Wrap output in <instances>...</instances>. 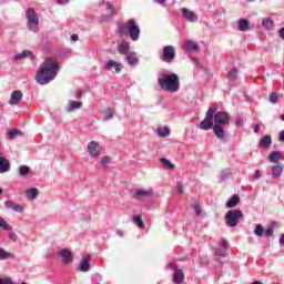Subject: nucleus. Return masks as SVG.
<instances>
[{"label": "nucleus", "instance_id": "nucleus-1", "mask_svg": "<svg viewBox=\"0 0 284 284\" xmlns=\"http://www.w3.org/2000/svg\"><path fill=\"white\" fill-rule=\"evenodd\" d=\"M59 74V62L57 58H47L41 64L36 74V81L39 85H48L57 79Z\"/></svg>", "mask_w": 284, "mask_h": 284}, {"label": "nucleus", "instance_id": "nucleus-2", "mask_svg": "<svg viewBox=\"0 0 284 284\" xmlns=\"http://www.w3.org/2000/svg\"><path fill=\"white\" fill-rule=\"evenodd\" d=\"M158 84L164 92H179L181 88V82L176 73H162L161 77L158 78Z\"/></svg>", "mask_w": 284, "mask_h": 284}, {"label": "nucleus", "instance_id": "nucleus-3", "mask_svg": "<svg viewBox=\"0 0 284 284\" xmlns=\"http://www.w3.org/2000/svg\"><path fill=\"white\" fill-rule=\"evenodd\" d=\"M216 110H219L217 104H212L209 108L205 119L199 124L200 130H210L211 128H214V114L216 113Z\"/></svg>", "mask_w": 284, "mask_h": 284}, {"label": "nucleus", "instance_id": "nucleus-4", "mask_svg": "<svg viewBox=\"0 0 284 284\" xmlns=\"http://www.w3.org/2000/svg\"><path fill=\"white\" fill-rule=\"evenodd\" d=\"M26 17L29 30H31V32H39V17H37L34 9H27Z\"/></svg>", "mask_w": 284, "mask_h": 284}, {"label": "nucleus", "instance_id": "nucleus-5", "mask_svg": "<svg viewBox=\"0 0 284 284\" xmlns=\"http://www.w3.org/2000/svg\"><path fill=\"white\" fill-rule=\"evenodd\" d=\"M120 32H128L132 39V41H136L139 39V34L141 31L139 30V26L134 20H129L126 24L120 27Z\"/></svg>", "mask_w": 284, "mask_h": 284}, {"label": "nucleus", "instance_id": "nucleus-6", "mask_svg": "<svg viewBox=\"0 0 284 284\" xmlns=\"http://www.w3.org/2000/svg\"><path fill=\"white\" fill-rule=\"evenodd\" d=\"M224 219L227 227H236L239 219H243V212L241 210H231L225 214Z\"/></svg>", "mask_w": 284, "mask_h": 284}, {"label": "nucleus", "instance_id": "nucleus-7", "mask_svg": "<svg viewBox=\"0 0 284 284\" xmlns=\"http://www.w3.org/2000/svg\"><path fill=\"white\" fill-rule=\"evenodd\" d=\"M176 59V49L173 45H165L162 50L161 61L172 63Z\"/></svg>", "mask_w": 284, "mask_h": 284}, {"label": "nucleus", "instance_id": "nucleus-8", "mask_svg": "<svg viewBox=\"0 0 284 284\" xmlns=\"http://www.w3.org/2000/svg\"><path fill=\"white\" fill-rule=\"evenodd\" d=\"M215 125H226L230 123V114L227 112H216L213 115Z\"/></svg>", "mask_w": 284, "mask_h": 284}, {"label": "nucleus", "instance_id": "nucleus-9", "mask_svg": "<svg viewBox=\"0 0 284 284\" xmlns=\"http://www.w3.org/2000/svg\"><path fill=\"white\" fill-rule=\"evenodd\" d=\"M87 150L92 159H97V156L101 154V145H99L97 141H91L88 144Z\"/></svg>", "mask_w": 284, "mask_h": 284}, {"label": "nucleus", "instance_id": "nucleus-10", "mask_svg": "<svg viewBox=\"0 0 284 284\" xmlns=\"http://www.w3.org/2000/svg\"><path fill=\"white\" fill-rule=\"evenodd\" d=\"M230 247V244L225 239L220 240V247L215 250V256H221L222 258H225L227 256V250Z\"/></svg>", "mask_w": 284, "mask_h": 284}, {"label": "nucleus", "instance_id": "nucleus-11", "mask_svg": "<svg viewBox=\"0 0 284 284\" xmlns=\"http://www.w3.org/2000/svg\"><path fill=\"white\" fill-rule=\"evenodd\" d=\"M171 267L175 270L173 273V283L183 284L185 281V274L183 273V270L176 267V265H171Z\"/></svg>", "mask_w": 284, "mask_h": 284}, {"label": "nucleus", "instance_id": "nucleus-12", "mask_svg": "<svg viewBox=\"0 0 284 284\" xmlns=\"http://www.w3.org/2000/svg\"><path fill=\"white\" fill-rule=\"evenodd\" d=\"M22 99H23V92H21L20 90H16L10 95L9 105H19Z\"/></svg>", "mask_w": 284, "mask_h": 284}, {"label": "nucleus", "instance_id": "nucleus-13", "mask_svg": "<svg viewBox=\"0 0 284 284\" xmlns=\"http://www.w3.org/2000/svg\"><path fill=\"white\" fill-rule=\"evenodd\" d=\"M182 16L184 17V19H186V21H191L193 23H196V21H199V17L196 16V13H194V11L190 9L183 8Z\"/></svg>", "mask_w": 284, "mask_h": 284}, {"label": "nucleus", "instance_id": "nucleus-14", "mask_svg": "<svg viewBox=\"0 0 284 284\" xmlns=\"http://www.w3.org/2000/svg\"><path fill=\"white\" fill-rule=\"evenodd\" d=\"M10 172V161L0 153V174Z\"/></svg>", "mask_w": 284, "mask_h": 284}, {"label": "nucleus", "instance_id": "nucleus-15", "mask_svg": "<svg viewBox=\"0 0 284 284\" xmlns=\"http://www.w3.org/2000/svg\"><path fill=\"white\" fill-rule=\"evenodd\" d=\"M112 68H114L115 70V74H120L121 73V69L123 68L121 65V63L114 61V60H110L109 62L105 63V69L110 71H112Z\"/></svg>", "mask_w": 284, "mask_h": 284}, {"label": "nucleus", "instance_id": "nucleus-16", "mask_svg": "<svg viewBox=\"0 0 284 284\" xmlns=\"http://www.w3.org/2000/svg\"><path fill=\"white\" fill-rule=\"evenodd\" d=\"M90 255L84 256L79 264L80 272H90Z\"/></svg>", "mask_w": 284, "mask_h": 284}, {"label": "nucleus", "instance_id": "nucleus-17", "mask_svg": "<svg viewBox=\"0 0 284 284\" xmlns=\"http://www.w3.org/2000/svg\"><path fill=\"white\" fill-rule=\"evenodd\" d=\"M239 203H241V197L236 194H234L225 204V207H227V210H232L234 207H236V205H239Z\"/></svg>", "mask_w": 284, "mask_h": 284}, {"label": "nucleus", "instance_id": "nucleus-18", "mask_svg": "<svg viewBox=\"0 0 284 284\" xmlns=\"http://www.w3.org/2000/svg\"><path fill=\"white\" fill-rule=\"evenodd\" d=\"M6 207L13 210V212H23V206L10 200L4 202Z\"/></svg>", "mask_w": 284, "mask_h": 284}, {"label": "nucleus", "instance_id": "nucleus-19", "mask_svg": "<svg viewBox=\"0 0 284 284\" xmlns=\"http://www.w3.org/2000/svg\"><path fill=\"white\" fill-rule=\"evenodd\" d=\"M183 48L186 50V52H192L194 50H199V43L192 41V40H185L183 42Z\"/></svg>", "mask_w": 284, "mask_h": 284}, {"label": "nucleus", "instance_id": "nucleus-20", "mask_svg": "<svg viewBox=\"0 0 284 284\" xmlns=\"http://www.w3.org/2000/svg\"><path fill=\"white\" fill-rule=\"evenodd\" d=\"M60 256L62 257V263L65 265L72 261V253L65 248L60 251Z\"/></svg>", "mask_w": 284, "mask_h": 284}, {"label": "nucleus", "instance_id": "nucleus-21", "mask_svg": "<svg viewBox=\"0 0 284 284\" xmlns=\"http://www.w3.org/2000/svg\"><path fill=\"white\" fill-rule=\"evenodd\" d=\"M213 132L217 139H225V129L221 124L213 125Z\"/></svg>", "mask_w": 284, "mask_h": 284}, {"label": "nucleus", "instance_id": "nucleus-22", "mask_svg": "<svg viewBox=\"0 0 284 284\" xmlns=\"http://www.w3.org/2000/svg\"><path fill=\"white\" fill-rule=\"evenodd\" d=\"M281 174H283V165L276 164L272 168V176L274 179H281Z\"/></svg>", "mask_w": 284, "mask_h": 284}, {"label": "nucleus", "instance_id": "nucleus-23", "mask_svg": "<svg viewBox=\"0 0 284 284\" xmlns=\"http://www.w3.org/2000/svg\"><path fill=\"white\" fill-rule=\"evenodd\" d=\"M83 108V102L71 101L69 102L68 112H74V110H81Z\"/></svg>", "mask_w": 284, "mask_h": 284}, {"label": "nucleus", "instance_id": "nucleus-24", "mask_svg": "<svg viewBox=\"0 0 284 284\" xmlns=\"http://www.w3.org/2000/svg\"><path fill=\"white\" fill-rule=\"evenodd\" d=\"M239 30L240 32H247V30H250V22L247 21V19H240Z\"/></svg>", "mask_w": 284, "mask_h": 284}, {"label": "nucleus", "instance_id": "nucleus-25", "mask_svg": "<svg viewBox=\"0 0 284 284\" xmlns=\"http://www.w3.org/2000/svg\"><path fill=\"white\" fill-rule=\"evenodd\" d=\"M283 159V153L280 151H274L270 154V162L271 163H277V161H281Z\"/></svg>", "mask_w": 284, "mask_h": 284}, {"label": "nucleus", "instance_id": "nucleus-26", "mask_svg": "<svg viewBox=\"0 0 284 284\" xmlns=\"http://www.w3.org/2000/svg\"><path fill=\"white\" fill-rule=\"evenodd\" d=\"M126 61L130 63V65H136L139 63V57H136V53L132 52L126 55Z\"/></svg>", "mask_w": 284, "mask_h": 284}, {"label": "nucleus", "instance_id": "nucleus-27", "mask_svg": "<svg viewBox=\"0 0 284 284\" xmlns=\"http://www.w3.org/2000/svg\"><path fill=\"white\" fill-rule=\"evenodd\" d=\"M103 121H110V119H114V109H105L102 112Z\"/></svg>", "mask_w": 284, "mask_h": 284}, {"label": "nucleus", "instance_id": "nucleus-28", "mask_svg": "<svg viewBox=\"0 0 284 284\" xmlns=\"http://www.w3.org/2000/svg\"><path fill=\"white\" fill-rule=\"evenodd\" d=\"M26 194L30 201H34V199H37V196H39V190L38 189H29V190H27Z\"/></svg>", "mask_w": 284, "mask_h": 284}, {"label": "nucleus", "instance_id": "nucleus-29", "mask_svg": "<svg viewBox=\"0 0 284 284\" xmlns=\"http://www.w3.org/2000/svg\"><path fill=\"white\" fill-rule=\"evenodd\" d=\"M270 145H272V136L266 135L261 139L260 148H270Z\"/></svg>", "mask_w": 284, "mask_h": 284}, {"label": "nucleus", "instance_id": "nucleus-30", "mask_svg": "<svg viewBox=\"0 0 284 284\" xmlns=\"http://www.w3.org/2000/svg\"><path fill=\"white\" fill-rule=\"evenodd\" d=\"M27 57H32V52L30 50L22 51L21 53L14 55L16 61H21L27 59Z\"/></svg>", "mask_w": 284, "mask_h": 284}, {"label": "nucleus", "instance_id": "nucleus-31", "mask_svg": "<svg viewBox=\"0 0 284 284\" xmlns=\"http://www.w3.org/2000/svg\"><path fill=\"white\" fill-rule=\"evenodd\" d=\"M128 50H130V43L124 42L118 47V52L120 54H128Z\"/></svg>", "mask_w": 284, "mask_h": 284}, {"label": "nucleus", "instance_id": "nucleus-32", "mask_svg": "<svg viewBox=\"0 0 284 284\" xmlns=\"http://www.w3.org/2000/svg\"><path fill=\"white\" fill-rule=\"evenodd\" d=\"M106 10L109 12V16L104 18V21H109L110 17H112L113 14H116V9H114V7H112L110 3L106 4Z\"/></svg>", "mask_w": 284, "mask_h": 284}, {"label": "nucleus", "instance_id": "nucleus-33", "mask_svg": "<svg viewBox=\"0 0 284 284\" xmlns=\"http://www.w3.org/2000/svg\"><path fill=\"white\" fill-rule=\"evenodd\" d=\"M12 256H14L12 253L0 247V261H6V258H10Z\"/></svg>", "mask_w": 284, "mask_h": 284}, {"label": "nucleus", "instance_id": "nucleus-34", "mask_svg": "<svg viewBox=\"0 0 284 284\" xmlns=\"http://www.w3.org/2000/svg\"><path fill=\"white\" fill-rule=\"evenodd\" d=\"M262 26L266 28V30H272V28H274V21H272L270 18H266L263 20Z\"/></svg>", "mask_w": 284, "mask_h": 284}, {"label": "nucleus", "instance_id": "nucleus-35", "mask_svg": "<svg viewBox=\"0 0 284 284\" xmlns=\"http://www.w3.org/2000/svg\"><path fill=\"white\" fill-rule=\"evenodd\" d=\"M159 136H170V128L162 126L158 129Z\"/></svg>", "mask_w": 284, "mask_h": 284}, {"label": "nucleus", "instance_id": "nucleus-36", "mask_svg": "<svg viewBox=\"0 0 284 284\" xmlns=\"http://www.w3.org/2000/svg\"><path fill=\"white\" fill-rule=\"evenodd\" d=\"M236 77H239V70L237 69H232L231 71H229V73H227L229 81H235Z\"/></svg>", "mask_w": 284, "mask_h": 284}, {"label": "nucleus", "instance_id": "nucleus-37", "mask_svg": "<svg viewBox=\"0 0 284 284\" xmlns=\"http://www.w3.org/2000/svg\"><path fill=\"white\" fill-rule=\"evenodd\" d=\"M20 176H28L30 174V166L21 165L19 168Z\"/></svg>", "mask_w": 284, "mask_h": 284}, {"label": "nucleus", "instance_id": "nucleus-38", "mask_svg": "<svg viewBox=\"0 0 284 284\" xmlns=\"http://www.w3.org/2000/svg\"><path fill=\"white\" fill-rule=\"evenodd\" d=\"M161 163L164 165V168H168L169 170H174V164L170 162V160L162 158L160 159Z\"/></svg>", "mask_w": 284, "mask_h": 284}, {"label": "nucleus", "instance_id": "nucleus-39", "mask_svg": "<svg viewBox=\"0 0 284 284\" xmlns=\"http://www.w3.org/2000/svg\"><path fill=\"white\" fill-rule=\"evenodd\" d=\"M256 236H263V234H265V229H263V225L257 224L255 226V231H254Z\"/></svg>", "mask_w": 284, "mask_h": 284}, {"label": "nucleus", "instance_id": "nucleus-40", "mask_svg": "<svg viewBox=\"0 0 284 284\" xmlns=\"http://www.w3.org/2000/svg\"><path fill=\"white\" fill-rule=\"evenodd\" d=\"M132 220L133 223H136L139 227H143V219L141 215H134Z\"/></svg>", "mask_w": 284, "mask_h": 284}, {"label": "nucleus", "instance_id": "nucleus-41", "mask_svg": "<svg viewBox=\"0 0 284 284\" xmlns=\"http://www.w3.org/2000/svg\"><path fill=\"white\" fill-rule=\"evenodd\" d=\"M0 227H2V230H7V231L11 230L10 224H8L6 222V220H3V217H1V216H0Z\"/></svg>", "mask_w": 284, "mask_h": 284}, {"label": "nucleus", "instance_id": "nucleus-42", "mask_svg": "<svg viewBox=\"0 0 284 284\" xmlns=\"http://www.w3.org/2000/svg\"><path fill=\"white\" fill-rule=\"evenodd\" d=\"M280 95L278 93L272 92L270 94V102L271 103H278Z\"/></svg>", "mask_w": 284, "mask_h": 284}, {"label": "nucleus", "instance_id": "nucleus-43", "mask_svg": "<svg viewBox=\"0 0 284 284\" xmlns=\"http://www.w3.org/2000/svg\"><path fill=\"white\" fill-rule=\"evenodd\" d=\"M8 134L9 136H17L18 134H21V131L19 129H12Z\"/></svg>", "mask_w": 284, "mask_h": 284}, {"label": "nucleus", "instance_id": "nucleus-44", "mask_svg": "<svg viewBox=\"0 0 284 284\" xmlns=\"http://www.w3.org/2000/svg\"><path fill=\"white\" fill-rule=\"evenodd\" d=\"M0 284H14V282H12V278L10 277H4L0 278Z\"/></svg>", "mask_w": 284, "mask_h": 284}, {"label": "nucleus", "instance_id": "nucleus-45", "mask_svg": "<svg viewBox=\"0 0 284 284\" xmlns=\"http://www.w3.org/2000/svg\"><path fill=\"white\" fill-rule=\"evenodd\" d=\"M143 196H154V191L152 189H149V190H144L143 191Z\"/></svg>", "mask_w": 284, "mask_h": 284}, {"label": "nucleus", "instance_id": "nucleus-46", "mask_svg": "<svg viewBox=\"0 0 284 284\" xmlns=\"http://www.w3.org/2000/svg\"><path fill=\"white\" fill-rule=\"evenodd\" d=\"M264 234L266 236H273L274 235V229L268 227V229L264 230Z\"/></svg>", "mask_w": 284, "mask_h": 284}, {"label": "nucleus", "instance_id": "nucleus-47", "mask_svg": "<svg viewBox=\"0 0 284 284\" xmlns=\"http://www.w3.org/2000/svg\"><path fill=\"white\" fill-rule=\"evenodd\" d=\"M108 163H110V156H103L101 161V164L103 165V168H105Z\"/></svg>", "mask_w": 284, "mask_h": 284}, {"label": "nucleus", "instance_id": "nucleus-48", "mask_svg": "<svg viewBox=\"0 0 284 284\" xmlns=\"http://www.w3.org/2000/svg\"><path fill=\"white\" fill-rule=\"evenodd\" d=\"M235 125H237V128H241V125H243V118L242 116L236 118Z\"/></svg>", "mask_w": 284, "mask_h": 284}, {"label": "nucleus", "instance_id": "nucleus-49", "mask_svg": "<svg viewBox=\"0 0 284 284\" xmlns=\"http://www.w3.org/2000/svg\"><path fill=\"white\" fill-rule=\"evenodd\" d=\"M183 192H184L183 183L179 182L178 183V194H183Z\"/></svg>", "mask_w": 284, "mask_h": 284}, {"label": "nucleus", "instance_id": "nucleus-50", "mask_svg": "<svg viewBox=\"0 0 284 284\" xmlns=\"http://www.w3.org/2000/svg\"><path fill=\"white\" fill-rule=\"evenodd\" d=\"M141 196H143V190L136 191L135 194L133 195V199H141Z\"/></svg>", "mask_w": 284, "mask_h": 284}, {"label": "nucleus", "instance_id": "nucleus-51", "mask_svg": "<svg viewBox=\"0 0 284 284\" xmlns=\"http://www.w3.org/2000/svg\"><path fill=\"white\" fill-rule=\"evenodd\" d=\"M193 209L197 215L201 214V206L199 204H193Z\"/></svg>", "mask_w": 284, "mask_h": 284}, {"label": "nucleus", "instance_id": "nucleus-52", "mask_svg": "<svg viewBox=\"0 0 284 284\" xmlns=\"http://www.w3.org/2000/svg\"><path fill=\"white\" fill-rule=\"evenodd\" d=\"M254 132H255V134H258V132H261V124L254 125Z\"/></svg>", "mask_w": 284, "mask_h": 284}, {"label": "nucleus", "instance_id": "nucleus-53", "mask_svg": "<svg viewBox=\"0 0 284 284\" xmlns=\"http://www.w3.org/2000/svg\"><path fill=\"white\" fill-rule=\"evenodd\" d=\"M278 141H281L282 143H284V130L280 132Z\"/></svg>", "mask_w": 284, "mask_h": 284}, {"label": "nucleus", "instance_id": "nucleus-54", "mask_svg": "<svg viewBox=\"0 0 284 284\" xmlns=\"http://www.w3.org/2000/svg\"><path fill=\"white\" fill-rule=\"evenodd\" d=\"M263 176V173L261 171H255V179H261Z\"/></svg>", "mask_w": 284, "mask_h": 284}, {"label": "nucleus", "instance_id": "nucleus-55", "mask_svg": "<svg viewBox=\"0 0 284 284\" xmlns=\"http://www.w3.org/2000/svg\"><path fill=\"white\" fill-rule=\"evenodd\" d=\"M70 0H58L59 6H65Z\"/></svg>", "mask_w": 284, "mask_h": 284}, {"label": "nucleus", "instance_id": "nucleus-56", "mask_svg": "<svg viewBox=\"0 0 284 284\" xmlns=\"http://www.w3.org/2000/svg\"><path fill=\"white\" fill-rule=\"evenodd\" d=\"M9 236H10L11 241H17V239H18L17 234H14V233H10Z\"/></svg>", "mask_w": 284, "mask_h": 284}, {"label": "nucleus", "instance_id": "nucleus-57", "mask_svg": "<svg viewBox=\"0 0 284 284\" xmlns=\"http://www.w3.org/2000/svg\"><path fill=\"white\" fill-rule=\"evenodd\" d=\"M71 40L72 41H79V36L78 34H72Z\"/></svg>", "mask_w": 284, "mask_h": 284}, {"label": "nucleus", "instance_id": "nucleus-58", "mask_svg": "<svg viewBox=\"0 0 284 284\" xmlns=\"http://www.w3.org/2000/svg\"><path fill=\"white\" fill-rule=\"evenodd\" d=\"M280 243H281V245H284V234L281 235Z\"/></svg>", "mask_w": 284, "mask_h": 284}, {"label": "nucleus", "instance_id": "nucleus-59", "mask_svg": "<svg viewBox=\"0 0 284 284\" xmlns=\"http://www.w3.org/2000/svg\"><path fill=\"white\" fill-rule=\"evenodd\" d=\"M118 235H120L121 237H123V232H122V231H118Z\"/></svg>", "mask_w": 284, "mask_h": 284}, {"label": "nucleus", "instance_id": "nucleus-60", "mask_svg": "<svg viewBox=\"0 0 284 284\" xmlns=\"http://www.w3.org/2000/svg\"><path fill=\"white\" fill-rule=\"evenodd\" d=\"M158 1V3H163V2H165L166 0H156Z\"/></svg>", "mask_w": 284, "mask_h": 284}, {"label": "nucleus", "instance_id": "nucleus-61", "mask_svg": "<svg viewBox=\"0 0 284 284\" xmlns=\"http://www.w3.org/2000/svg\"><path fill=\"white\" fill-rule=\"evenodd\" d=\"M0 194H3V189H0Z\"/></svg>", "mask_w": 284, "mask_h": 284}, {"label": "nucleus", "instance_id": "nucleus-62", "mask_svg": "<svg viewBox=\"0 0 284 284\" xmlns=\"http://www.w3.org/2000/svg\"><path fill=\"white\" fill-rule=\"evenodd\" d=\"M282 121H284V114L281 115Z\"/></svg>", "mask_w": 284, "mask_h": 284}, {"label": "nucleus", "instance_id": "nucleus-63", "mask_svg": "<svg viewBox=\"0 0 284 284\" xmlns=\"http://www.w3.org/2000/svg\"><path fill=\"white\" fill-rule=\"evenodd\" d=\"M251 1H254V0H251Z\"/></svg>", "mask_w": 284, "mask_h": 284}]
</instances>
